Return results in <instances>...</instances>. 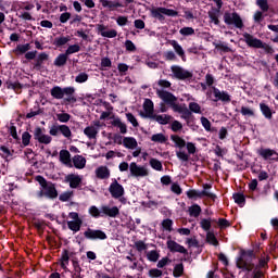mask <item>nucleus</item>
<instances>
[{
  "mask_svg": "<svg viewBox=\"0 0 278 278\" xmlns=\"http://www.w3.org/2000/svg\"><path fill=\"white\" fill-rule=\"evenodd\" d=\"M237 268L248 273L253 271L254 278H262L260 266H255V254L253 251H241L240 256L237 258Z\"/></svg>",
  "mask_w": 278,
  "mask_h": 278,
  "instance_id": "obj_1",
  "label": "nucleus"
},
{
  "mask_svg": "<svg viewBox=\"0 0 278 278\" xmlns=\"http://www.w3.org/2000/svg\"><path fill=\"white\" fill-rule=\"evenodd\" d=\"M36 181L41 186L37 197L42 199H58V190L55 189V185L51 182H47V179L42 176H37Z\"/></svg>",
  "mask_w": 278,
  "mask_h": 278,
  "instance_id": "obj_2",
  "label": "nucleus"
},
{
  "mask_svg": "<svg viewBox=\"0 0 278 278\" xmlns=\"http://www.w3.org/2000/svg\"><path fill=\"white\" fill-rule=\"evenodd\" d=\"M51 97H53V99H64V97H67L65 99V101H67L68 103H77V98H75V87H65L62 88L60 86H54L51 90H50Z\"/></svg>",
  "mask_w": 278,
  "mask_h": 278,
  "instance_id": "obj_3",
  "label": "nucleus"
},
{
  "mask_svg": "<svg viewBox=\"0 0 278 278\" xmlns=\"http://www.w3.org/2000/svg\"><path fill=\"white\" fill-rule=\"evenodd\" d=\"M151 16L153 18H156L157 21H165L164 16H179V12L173 10V9H167V8H154L151 9Z\"/></svg>",
  "mask_w": 278,
  "mask_h": 278,
  "instance_id": "obj_4",
  "label": "nucleus"
},
{
  "mask_svg": "<svg viewBox=\"0 0 278 278\" xmlns=\"http://www.w3.org/2000/svg\"><path fill=\"white\" fill-rule=\"evenodd\" d=\"M224 23H226V25H233L237 29H242V27H244L242 17L236 12H226L224 14Z\"/></svg>",
  "mask_w": 278,
  "mask_h": 278,
  "instance_id": "obj_5",
  "label": "nucleus"
},
{
  "mask_svg": "<svg viewBox=\"0 0 278 278\" xmlns=\"http://www.w3.org/2000/svg\"><path fill=\"white\" fill-rule=\"evenodd\" d=\"M244 42L248 47H252L253 49H268V45L263 43L261 39L255 38L251 34L243 35Z\"/></svg>",
  "mask_w": 278,
  "mask_h": 278,
  "instance_id": "obj_6",
  "label": "nucleus"
},
{
  "mask_svg": "<svg viewBox=\"0 0 278 278\" xmlns=\"http://www.w3.org/2000/svg\"><path fill=\"white\" fill-rule=\"evenodd\" d=\"M131 177H149V169L146 166L138 165L136 162L129 164Z\"/></svg>",
  "mask_w": 278,
  "mask_h": 278,
  "instance_id": "obj_7",
  "label": "nucleus"
},
{
  "mask_svg": "<svg viewBox=\"0 0 278 278\" xmlns=\"http://www.w3.org/2000/svg\"><path fill=\"white\" fill-rule=\"evenodd\" d=\"M109 192L113 199H121L125 195V188L119 185L118 180L114 179L109 187Z\"/></svg>",
  "mask_w": 278,
  "mask_h": 278,
  "instance_id": "obj_8",
  "label": "nucleus"
},
{
  "mask_svg": "<svg viewBox=\"0 0 278 278\" xmlns=\"http://www.w3.org/2000/svg\"><path fill=\"white\" fill-rule=\"evenodd\" d=\"M257 155L262 157L265 161H274L277 162L278 160V153L277 151L270 149V148H261L256 151Z\"/></svg>",
  "mask_w": 278,
  "mask_h": 278,
  "instance_id": "obj_9",
  "label": "nucleus"
},
{
  "mask_svg": "<svg viewBox=\"0 0 278 278\" xmlns=\"http://www.w3.org/2000/svg\"><path fill=\"white\" fill-rule=\"evenodd\" d=\"M170 71L176 79H190V77H192L190 71H187L179 65H173Z\"/></svg>",
  "mask_w": 278,
  "mask_h": 278,
  "instance_id": "obj_10",
  "label": "nucleus"
},
{
  "mask_svg": "<svg viewBox=\"0 0 278 278\" xmlns=\"http://www.w3.org/2000/svg\"><path fill=\"white\" fill-rule=\"evenodd\" d=\"M87 240H108V235L103 230L87 229L84 232Z\"/></svg>",
  "mask_w": 278,
  "mask_h": 278,
  "instance_id": "obj_11",
  "label": "nucleus"
},
{
  "mask_svg": "<svg viewBox=\"0 0 278 278\" xmlns=\"http://www.w3.org/2000/svg\"><path fill=\"white\" fill-rule=\"evenodd\" d=\"M98 34L102 36V38H116L118 36V31L116 29H108V26L103 24L96 25Z\"/></svg>",
  "mask_w": 278,
  "mask_h": 278,
  "instance_id": "obj_12",
  "label": "nucleus"
},
{
  "mask_svg": "<svg viewBox=\"0 0 278 278\" xmlns=\"http://www.w3.org/2000/svg\"><path fill=\"white\" fill-rule=\"evenodd\" d=\"M99 127H101L100 122H94L93 125L87 126L84 129L85 136H87V138H89V140L97 139V136L99 135Z\"/></svg>",
  "mask_w": 278,
  "mask_h": 278,
  "instance_id": "obj_13",
  "label": "nucleus"
},
{
  "mask_svg": "<svg viewBox=\"0 0 278 278\" xmlns=\"http://www.w3.org/2000/svg\"><path fill=\"white\" fill-rule=\"evenodd\" d=\"M83 180L84 177L79 174H68L67 176H65V181L66 184H70V188L72 189L79 188Z\"/></svg>",
  "mask_w": 278,
  "mask_h": 278,
  "instance_id": "obj_14",
  "label": "nucleus"
},
{
  "mask_svg": "<svg viewBox=\"0 0 278 278\" xmlns=\"http://www.w3.org/2000/svg\"><path fill=\"white\" fill-rule=\"evenodd\" d=\"M101 213L102 216H109V218H116V216L121 214V210L118 208V206L102 205Z\"/></svg>",
  "mask_w": 278,
  "mask_h": 278,
  "instance_id": "obj_15",
  "label": "nucleus"
},
{
  "mask_svg": "<svg viewBox=\"0 0 278 278\" xmlns=\"http://www.w3.org/2000/svg\"><path fill=\"white\" fill-rule=\"evenodd\" d=\"M169 106L174 112L182 114L181 118H188L190 116V111L188 110V106H186V104H178L177 101H174Z\"/></svg>",
  "mask_w": 278,
  "mask_h": 278,
  "instance_id": "obj_16",
  "label": "nucleus"
},
{
  "mask_svg": "<svg viewBox=\"0 0 278 278\" xmlns=\"http://www.w3.org/2000/svg\"><path fill=\"white\" fill-rule=\"evenodd\" d=\"M157 97L164 101L167 105H170L174 101H177V98L173 96V93L165 91L164 89L156 90Z\"/></svg>",
  "mask_w": 278,
  "mask_h": 278,
  "instance_id": "obj_17",
  "label": "nucleus"
},
{
  "mask_svg": "<svg viewBox=\"0 0 278 278\" xmlns=\"http://www.w3.org/2000/svg\"><path fill=\"white\" fill-rule=\"evenodd\" d=\"M167 249L172 252V253H182L186 254L188 253V250H186V248H184V245L177 243L174 240H168L167 241Z\"/></svg>",
  "mask_w": 278,
  "mask_h": 278,
  "instance_id": "obj_18",
  "label": "nucleus"
},
{
  "mask_svg": "<svg viewBox=\"0 0 278 278\" xmlns=\"http://www.w3.org/2000/svg\"><path fill=\"white\" fill-rule=\"evenodd\" d=\"M143 118H151L153 116V101L146 99L143 103V113L140 114Z\"/></svg>",
  "mask_w": 278,
  "mask_h": 278,
  "instance_id": "obj_19",
  "label": "nucleus"
},
{
  "mask_svg": "<svg viewBox=\"0 0 278 278\" xmlns=\"http://www.w3.org/2000/svg\"><path fill=\"white\" fill-rule=\"evenodd\" d=\"M169 45L173 47L175 53L181 58L182 62H186V51L184 50V47H181L177 40H169Z\"/></svg>",
  "mask_w": 278,
  "mask_h": 278,
  "instance_id": "obj_20",
  "label": "nucleus"
},
{
  "mask_svg": "<svg viewBox=\"0 0 278 278\" xmlns=\"http://www.w3.org/2000/svg\"><path fill=\"white\" fill-rule=\"evenodd\" d=\"M213 94L215 97V101H225V102L231 101V98L229 93H227V91H220L217 88H213Z\"/></svg>",
  "mask_w": 278,
  "mask_h": 278,
  "instance_id": "obj_21",
  "label": "nucleus"
},
{
  "mask_svg": "<svg viewBox=\"0 0 278 278\" xmlns=\"http://www.w3.org/2000/svg\"><path fill=\"white\" fill-rule=\"evenodd\" d=\"M73 165L78 169L81 170L84 168H86V157H84L83 155H75L72 159Z\"/></svg>",
  "mask_w": 278,
  "mask_h": 278,
  "instance_id": "obj_22",
  "label": "nucleus"
},
{
  "mask_svg": "<svg viewBox=\"0 0 278 278\" xmlns=\"http://www.w3.org/2000/svg\"><path fill=\"white\" fill-rule=\"evenodd\" d=\"M96 177L98 179H110V168L108 166H99L96 169Z\"/></svg>",
  "mask_w": 278,
  "mask_h": 278,
  "instance_id": "obj_23",
  "label": "nucleus"
},
{
  "mask_svg": "<svg viewBox=\"0 0 278 278\" xmlns=\"http://www.w3.org/2000/svg\"><path fill=\"white\" fill-rule=\"evenodd\" d=\"M123 146L125 147V149H138V140H136V138L134 137H124Z\"/></svg>",
  "mask_w": 278,
  "mask_h": 278,
  "instance_id": "obj_24",
  "label": "nucleus"
},
{
  "mask_svg": "<svg viewBox=\"0 0 278 278\" xmlns=\"http://www.w3.org/2000/svg\"><path fill=\"white\" fill-rule=\"evenodd\" d=\"M170 140L174 142L177 149H184V147H186V140L178 135H172Z\"/></svg>",
  "mask_w": 278,
  "mask_h": 278,
  "instance_id": "obj_25",
  "label": "nucleus"
},
{
  "mask_svg": "<svg viewBox=\"0 0 278 278\" xmlns=\"http://www.w3.org/2000/svg\"><path fill=\"white\" fill-rule=\"evenodd\" d=\"M83 220H70L67 222V227L71 229V231H74V233H77L81 229Z\"/></svg>",
  "mask_w": 278,
  "mask_h": 278,
  "instance_id": "obj_26",
  "label": "nucleus"
},
{
  "mask_svg": "<svg viewBox=\"0 0 278 278\" xmlns=\"http://www.w3.org/2000/svg\"><path fill=\"white\" fill-rule=\"evenodd\" d=\"M172 116L170 115H155L154 116V121H156V123H159L160 125H168L172 121Z\"/></svg>",
  "mask_w": 278,
  "mask_h": 278,
  "instance_id": "obj_27",
  "label": "nucleus"
},
{
  "mask_svg": "<svg viewBox=\"0 0 278 278\" xmlns=\"http://www.w3.org/2000/svg\"><path fill=\"white\" fill-rule=\"evenodd\" d=\"M68 62V55L66 53L59 54L54 60V66H64Z\"/></svg>",
  "mask_w": 278,
  "mask_h": 278,
  "instance_id": "obj_28",
  "label": "nucleus"
},
{
  "mask_svg": "<svg viewBox=\"0 0 278 278\" xmlns=\"http://www.w3.org/2000/svg\"><path fill=\"white\" fill-rule=\"evenodd\" d=\"M71 260V256L68 255V251L64 250L61 254V267L66 270L68 268V262Z\"/></svg>",
  "mask_w": 278,
  "mask_h": 278,
  "instance_id": "obj_29",
  "label": "nucleus"
},
{
  "mask_svg": "<svg viewBox=\"0 0 278 278\" xmlns=\"http://www.w3.org/2000/svg\"><path fill=\"white\" fill-rule=\"evenodd\" d=\"M260 108L265 118H268V121H270V118H273V111L270 110V108L266 105V103H261Z\"/></svg>",
  "mask_w": 278,
  "mask_h": 278,
  "instance_id": "obj_30",
  "label": "nucleus"
},
{
  "mask_svg": "<svg viewBox=\"0 0 278 278\" xmlns=\"http://www.w3.org/2000/svg\"><path fill=\"white\" fill-rule=\"evenodd\" d=\"M60 160L63 164H66L68 166V164H71V152H68L67 150H61Z\"/></svg>",
  "mask_w": 278,
  "mask_h": 278,
  "instance_id": "obj_31",
  "label": "nucleus"
},
{
  "mask_svg": "<svg viewBox=\"0 0 278 278\" xmlns=\"http://www.w3.org/2000/svg\"><path fill=\"white\" fill-rule=\"evenodd\" d=\"M201 215V206L199 204H193L189 207V216H193V218H199Z\"/></svg>",
  "mask_w": 278,
  "mask_h": 278,
  "instance_id": "obj_32",
  "label": "nucleus"
},
{
  "mask_svg": "<svg viewBox=\"0 0 278 278\" xmlns=\"http://www.w3.org/2000/svg\"><path fill=\"white\" fill-rule=\"evenodd\" d=\"M152 142H159L160 144H164L166 140H168V137H165L164 134H154L151 137Z\"/></svg>",
  "mask_w": 278,
  "mask_h": 278,
  "instance_id": "obj_33",
  "label": "nucleus"
},
{
  "mask_svg": "<svg viewBox=\"0 0 278 278\" xmlns=\"http://www.w3.org/2000/svg\"><path fill=\"white\" fill-rule=\"evenodd\" d=\"M89 214H90V216H92V218H101V216H103L101 208L99 210V207H97L94 205L89 207Z\"/></svg>",
  "mask_w": 278,
  "mask_h": 278,
  "instance_id": "obj_34",
  "label": "nucleus"
},
{
  "mask_svg": "<svg viewBox=\"0 0 278 278\" xmlns=\"http://www.w3.org/2000/svg\"><path fill=\"white\" fill-rule=\"evenodd\" d=\"M71 42V37L66 36V37H58L54 39V45L56 47H64V45Z\"/></svg>",
  "mask_w": 278,
  "mask_h": 278,
  "instance_id": "obj_35",
  "label": "nucleus"
},
{
  "mask_svg": "<svg viewBox=\"0 0 278 278\" xmlns=\"http://www.w3.org/2000/svg\"><path fill=\"white\" fill-rule=\"evenodd\" d=\"M80 51H81V47H79V45L75 43V45L68 46L65 53L67 55H73V53H79Z\"/></svg>",
  "mask_w": 278,
  "mask_h": 278,
  "instance_id": "obj_36",
  "label": "nucleus"
},
{
  "mask_svg": "<svg viewBox=\"0 0 278 278\" xmlns=\"http://www.w3.org/2000/svg\"><path fill=\"white\" fill-rule=\"evenodd\" d=\"M176 157H178V160H180V162H188V160H190V154H188L184 150H178V151H176Z\"/></svg>",
  "mask_w": 278,
  "mask_h": 278,
  "instance_id": "obj_37",
  "label": "nucleus"
},
{
  "mask_svg": "<svg viewBox=\"0 0 278 278\" xmlns=\"http://www.w3.org/2000/svg\"><path fill=\"white\" fill-rule=\"evenodd\" d=\"M189 110L190 112H193V114H203V111L201 110V105L197 102H190Z\"/></svg>",
  "mask_w": 278,
  "mask_h": 278,
  "instance_id": "obj_38",
  "label": "nucleus"
},
{
  "mask_svg": "<svg viewBox=\"0 0 278 278\" xmlns=\"http://www.w3.org/2000/svg\"><path fill=\"white\" fill-rule=\"evenodd\" d=\"M147 258L149 262H157V260H160V252L152 250L147 253Z\"/></svg>",
  "mask_w": 278,
  "mask_h": 278,
  "instance_id": "obj_39",
  "label": "nucleus"
},
{
  "mask_svg": "<svg viewBox=\"0 0 278 278\" xmlns=\"http://www.w3.org/2000/svg\"><path fill=\"white\" fill-rule=\"evenodd\" d=\"M150 166L154 169V170H163V166H162V162L157 159H151L150 160Z\"/></svg>",
  "mask_w": 278,
  "mask_h": 278,
  "instance_id": "obj_40",
  "label": "nucleus"
},
{
  "mask_svg": "<svg viewBox=\"0 0 278 278\" xmlns=\"http://www.w3.org/2000/svg\"><path fill=\"white\" fill-rule=\"evenodd\" d=\"M75 81H76V84H86V81H88V74L85 72L79 73L75 77Z\"/></svg>",
  "mask_w": 278,
  "mask_h": 278,
  "instance_id": "obj_41",
  "label": "nucleus"
},
{
  "mask_svg": "<svg viewBox=\"0 0 278 278\" xmlns=\"http://www.w3.org/2000/svg\"><path fill=\"white\" fill-rule=\"evenodd\" d=\"M210 185H204V189L200 191V193H202V198L207 197L208 199H216V195L210 192Z\"/></svg>",
  "mask_w": 278,
  "mask_h": 278,
  "instance_id": "obj_42",
  "label": "nucleus"
},
{
  "mask_svg": "<svg viewBox=\"0 0 278 278\" xmlns=\"http://www.w3.org/2000/svg\"><path fill=\"white\" fill-rule=\"evenodd\" d=\"M187 197L188 199H203L201 191L194 189L187 191Z\"/></svg>",
  "mask_w": 278,
  "mask_h": 278,
  "instance_id": "obj_43",
  "label": "nucleus"
},
{
  "mask_svg": "<svg viewBox=\"0 0 278 278\" xmlns=\"http://www.w3.org/2000/svg\"><path fill=\"white\" fill-rule=\"evenodd\" d=\"M218 10L208 12V18H211V23H214V25H218V23H220V21H218Z\"/></svg>",
  "mask_w": 278,
  "mask_h": 278,
  "instance_id": "obj_44",
  "label": "nucleus"
},
{
  "mask_svg": "<svg viewBox=\"0 0 278 278\" xmlns=\"http://www.w3.org/2000/svg\"><path fill=\"white\" fill-rule=\"evenodd\" d=\"M60 201L65 203L66 201H71L73 199V191H65L59 195Z\"/></svg>",
  "mask_w": 278,
  "mask_h": 278,
  "instance_id": "obj_45",
  "label": "nucleus"
},
{
  "mask_svg": "<svg viewBox=\"0 0 278 278\" xmlns=\"http://www.w3.org/2000/svg\"><path fill=\"white\" fill-rule=\"evenodd\" d=\"M7 88L9 90H14L15 92H18V90H21V88H23V85H21L20 83L9 81V83H7Z\"/></svg>",
  "mask_w": 278,
  "mask_h": 278,
  "instance_id": "obj_46",
  "label": "nucleus"
},
{
  "mask_svg": "<svg viewBox=\"0 0 278 278\" xmlns=\"http://www.w3.org/2000/svg\"><path fill=\"white\" fill-rule=\"evenodd\" d=\"M180 36H194V28L192 27H182L179 30Z\"/></svg>",
  "mask_w": 278,
  "mask_h": 278,
  "instance_id": "obj_47",
  "label": "nucleus"
},
{
  "mask_svg": "<svg viewBox=\"0 0 278 278\" xmlns=\"http://www.w3.org/2000/svg\"><path fill=\"white\" fill-rule=\"evenodd\" d=\"M56 118L60 123H68V121H71V114L59 113V114H56Z\"/></svg>",
  "mask_w": 278,
  "mask_h": 278,
  "instance_id": "obj_48",
  "label": "nucleus"
},
{
  "mask_svg": "<svg viewBox=\"0 0 278 278\" xmlns=\"http://www.w3.org/2000/svg\"><path fill=\"white\" fill-rule=\"evenodd\" d=\"M31 141V135L28 131L23 132L22 135V143L24 147H29V142Z\"/></svg>",
  "mask_w": 278,
  "mask_h": 278,
  "instance_id": "obj_49",
  "label": "nucleus"
},
{
  "mask_svg": "<svg viewBox=\"0 0 278 278\" xmlns=\"http://www.w3.org/2000/svg\"><path fill=\"white\" fill-rule=\"evenodd\" d=\"M64 138H71L73 136V132L71 131V128L66 125H61V132Z\"/></svg>",
  "mask_w": 278,
  "mask_h": 278,
  "instance_id": "obj_50",
  "label": "nucleus"
},
{
  "mask_svg": "<svg viewBox=\"0 0 278 278\" xmlns=\"http://www.w3.org/2000/svg\"><path fill=\"white\" fill-rule=\"evenodd\" d=\"M256 5H258L262 12H268V1L267 0H256Z\"/></svg>",
  "mask_w": 278,
  "mask_h": 278,
  "instance_id": "obj_51",
  "label": "nucleus"
},
{
  "mask_svg": "<svg viewBox=\"0 0 278 278\" xmlns=\"http://www.w3.org/2000/svg\"><path fill=\"white\" fill-rule=\"evenodd\" d=\"M162 227L165 229V231H173V219H164L162 222Z\"/></svg>",
  "mask_w": 278,
  "mask_h": 278,
  "instance_id": "obj_52",
  "label": "nucleus"
},
{
  "mask_svg": "<svg viewBox=\"0 0 278 278\" xmlns=\"http://www.w3.org/2000/svg\"><path fill=\"white\" fill-rule=\"evenodd\" d=\"M62 129V125H53L50 127L49 134L50 136H60Z\"/></svg>",
  "mask_w": 278,
  "mask_h": 278,
  "instance_id": "obj_53",
  "label": "nucleus"
},
{
  "mask_svg": "<svg viewBox=\"0 0 278 278\" xmlns=\"http://www.w3.org/2000/svg\"><path fill=\"white\" fill-rule=\"evenodd\" d=\"M200 226L202 227V229H204V231H210V229L212 228V220L204 218L200 222Z\"/></svg>",
  "mask_w": 278,
  "mask_h": 278,
  "instance_id": "obj_54",
  "label": "nucleus"
},
{
  "mask_svg": "<svg viewBox=\"0 0 278 278\" xmlns=\"http://www.w3.org/2000/svg\"><path fill=\"white\" fill-rule=\"evenodd\" d=\"M184 275V264H178L174 267V277H181Z\"/></svg>",
  "mask_w": 278,
  "mask_h": 278,
  "instance_id": "obj_55",
  "label": "nucleus"
},
{
  "mask_svg": "<svg viewBox=\"0 0 278 278\" xmlns=\"http://www.w3.org/2000/svg\"><path fill=\"white\" fill-rule=\"evenodd\" d=\"M233 199H235V203H237L238 205H244V194L242 193H235L233 194Z\"/></svg>",
  "mask_w": 278,
  "mask_h": 278,
  "instance_id": "obj_56",
  "label": "nucleus"
},
{
  "mask_svg": "<svg viewBox=\"0 0 278 278\" xmlns=\"http://www.w3.org/2000/svg\"><path fill=\"white\" fill-rule=\"evenodd\" d=\"M45 136V132L42 131V128L37 127L34 130V138L35 140H37L38 142H40L41 138Z\"/></svg>",
  "mask_w": 278,
  "mask_h": 278,
  "instance_id": "obj_57",
  "label": "nucleus"
},
{
  "mask_svg": "<svg viewBox=\"0 0 278 278\" xmlns=\"http://www.w3.org/2000/svg\"><path fill=\"white\" fill-rule=\"evenodd\" d=\"M126 118L128 121V123H130L132 125V127H138V119H136V116H134V114L131 113H126Z\"/></svg>",
  "mask_w": 278,
  "mask_h": 278,
  "instance_id": "obj_58",
  "label": "nucleus"
},
{
  "mask_svg": "<svg viewBox=\"0 0 278 278\" xmlns=\"http://www.w3.org/2000/svg\"><path fill=\"white\" fill-rule=\"evenodd\" d=\"M186 147L189 155H194L197 153V146L193 142H187Z\"/></svg>",
  "mask_w": 278,
  "mask_h": 278,
  "instance_id": "obj_59",
  "label": "nucleus"
},
{
  "mask_svg": "<svg viewBox=\"0 0 278 278\" xmlns=\"http://www.w3.org/2000/svg\"><path fill=\"white\" fill-rule=\"evenodd\" d=\"M162 275H163L162 270H160L157 268H152L149 270V277L160 278V277H162Z\"/></svg>",
  "mask_w": 278,
  "mask_h": 278,
  "instance_id": "obj_60",
  "label": "nucleus"
},
{
  "mask_svg": "<svg viewBox=\"0 0 278 278\" xmlns=\"http://www.w3.org/2000/svg\"><path fill=\"white\" fill-rule=\"evenodd\" d=\"M241 114L242 116H255V112L247 106L241 108Z\"/></svg>",
  "mask_w": 278,
  "mask_h": 278,
  "instance_id": "obj_61",
  "label": "nucleus"
},
{
  "mask_svg": "<svg viewBox=\"0 0 278 278\" xmlns=\"http://www.w3.org/2000/svg\"><path fill=\"white\" fill-rule=\"evenodd\" d=\"M170 190H172V192H174V194H181V192H182L181 187L177 182L172 184Z\"/></svg>",
  "mask_w": 278,
  "mask_h": 278,
  "instance_id": "obj_62",
  "label": "nucleus"
},
{
  "mask_svg": "<svg viewBox=\"0 0 278 278\" xmlns=\"http://www.w3.org/2000/svg\"><path fill=\"white\" fill-rule=\"evenodd\" d=\"M125 48H126V51H130V52L136 51V45L131 40L125 41Z\"/></svg>",
  "mask_w": 278,
  "mask_h": 278,
  "instance_id": "obj_63",
  "label": "nucleus"
},
{
  "mask_svg": "<svg viewBox=\"0 0 278 278\" xmlns=\"http://www.w3.org/2000/svg\"><path fill=\"white\" fill-rule=\"evenodd\" d=\"M135 247L139 252L147 251V243H144V241L135 242Z\"/></svg>",
  "mask_w": 278,
  "mask_h": 278,
  "instance_id": "obj_64",
  "label": "nucleus"
}]
</instances>
